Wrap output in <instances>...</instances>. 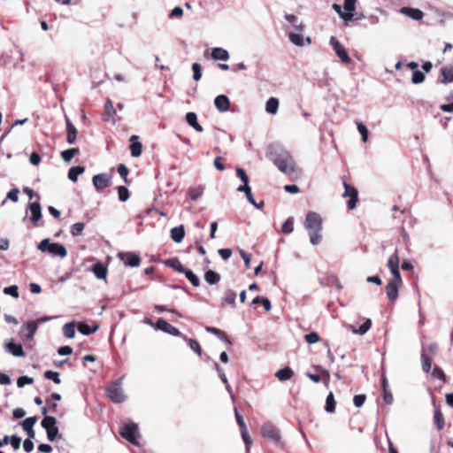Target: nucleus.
<instances>
[{
    "mask_svg": "<svg viewBox=\"0 0 453 453\" xmlns=\"http://www.w3.org/2000/svg\"><path fill=\"white\" fill-rule=\"evenodd\" d=\"M3 291L5 295L12 296L14 298H18L19 296L18 287L16 285L5 287Z\"/></svg>",
    "mask_w": 453,
    "mask_h": 453,
    "instance_id": "obj_59",
    "label": "nucleus"
},
{
    "mask_svg": "<svg viewBox=\"0 0 453 453\" xmlns=\"http://www.w3.org/2000/svg\"><path fill=\"white\" fill-rule=\"evenodd\" d=\"M434 419L437 429L441 430L445 426V420L442 413L439 410L434 411Z\"/></svg>",
    "mask_w": 453,
    "mask_h": 453,
    "instance_id": "obj_46",
    "label": "nucleus"
},
{
    "mask_svg": "<svg viewBox=\"0 0 453 453\" xmlns=\"http://www.w3.org/2000/svg\"><path fill=\"white\" fill-rule=\"evenodd\" d=\"M47 433V438L50 441H54L58 437L61 438L62 435L58 433V427L57 426L45 429Z\"/></svg>",
    "mask_w": 453,
    "mask_h": 453,
    "instance_id": "obj_47",
    "label": "nucleus"
},
{
    "mask_svg": "<svg viewBox=\"0 0 453 453\" xmlns=\"http://www.w3.org/2000/svg\"><path fill=\"white\" fill-rule=\"evenodd\" d=\"M421 363L423 372H429L432 366V360L429 357H427L424 349L421 352Z\"/></svg>",
    "mask_w": 453,
    "mask_h": 453,
    "instance_id": "obj_43",
    "label": "nucleus"
},
{
    "mask_svg": "<svg viewBox=\"0 0 453 453\" xmlns=\"http://www.w3.org/2000/svg\"><path fill=\"white\" fill-rule=\"evenodd\" d=\"M203 194V187H198V188H192V189H189V191H188V196L194 201H196L198 198H200Z\"/></svg>",
    "mask_w": 453,
    "mask_h": 453,
    "instance_id": "obj_57",
    "label": "nucleus"
},
{
    "mask_svg": "<svg viewBox=\"0 0 453 453\" xmlns=\"http://www.w3.org/2000/svg\"><path fill=\"white\" fill-rule=\"evenodd\" d=\"M401 13L406 15L407 17L414 19V20H420L424 13L419 9L411 8V7H403L400 10Z\"/></svg>",
    "mask_w": 453,
    "mask_h": 453,
    "instance_id": "obj_17",
    "label": "nucleus"
},
{
    "mask_svg": "<svg viewBox=\"0 0 453 453\" xmlns=\"http://www.w3.org/2000/svg\"><path fill=\"white\" fill-rule=\"evenodd\" d=\"M38 325L35 321H28L21 326L20 334L25 341H32L37 331Z\"/></svg>",
    "mask_w": 453,
    "mask_h": 453,
    "instance_id": "obj_8",
    "label": "nucleus"
},
{
    "mask_svg": "<svg viewBox=\"0 0 453 453\" xmlns=\"http://www.w3.org/2000/svg\"><path fill=\"white\" fill-rule=\"evenodd\" d=\"M90 271L94 273L95 276L99 280H104L107 276V268L103 264L97 263L91 266Z\"/></svg>",
    "mask_w": 453,
    "mask_h": 453,
    "instance_id": "obj_23",
    "label": "nucleus"
},
{
    "mask_svg": "<svg viewBox=\"0 0 453 453\" xmlns=\"http://www.w3.org/2000/svg\"><path fill=\"white\" fill-rule=\"evenodd\" d=\"M304 226L308 231L310 242L317 246L322 242V219L319 214L310 211L307 213Z\"/></svg>",
    "mask_w": 453,
    "mask_h": 453,
    "instance_id": "obj_2",
    "label": "nucleus"
},
{
    "mask_svg": "<svg viewBox=\"0 0 453 453\" xmlns=\"http://www.w3.org/2000/svg\"><path fill=\"white\" fill-rule=\"evenodd\" d=\"M181 338L188 343L189 348L194 352H196L198 356L202 355V348L197 341L188 338L186 335H181Z\"/></svg>",
    "mask_w": 453,
    "mask_h": 453,
    "instance_id": "obj_38",
    "label": "nucleus"
},
{
    "mask_svg": "<svg viewBox=\"0 0 453 453\" xmlns=\"http://www.w3.org/2000/svg\"><path fill=\"white\" fill-rule=\"evenodd\" d=\"M281 230L286 234H290L294 231V219L292 217H289L286 219V221L283 223Z\"/></svg>",
    "mask_w": 453,
    "mask_h": 453,
    "instance_id": "obj_48",
    "label": "nucleus"
},
{
    "mask_svg": "<svg viewBox=\"0 0 453 453\" xmlns=\"http://www.w3.org/2000/svg\"><path fill=\"white\" fill-rule=\"evenodd\" d=\"M110 180L111 176L108 173H99L92 178V182L97 190H102L109 185Z\"/></svg>",
    "mask_w": 453,
    "mask_h": 453,
    "instance_id": "obj_12",
    "label": "nucleus"
},
{
    "mask_svg": "<svg viewBox=\"0 0 453 453\" xmlns=\"http://www.w3.org/2000/svg\"><path fill=\"white\" fill-rule=\"evenodd\" d=\"M357 130H358L359 134L362 136L363 142H367V141H368V134H369L367 127H365V125H364L361 122H357Z\"/></svg>",
    "mask_w": 453,
    "mask_h": 453,
    "instance_id": "obj_55",
    "label": "nucleus"
},
{
    "mask_svg": "<svg viewBox=\"0 0 453 453\" xmlns=\"http://www.w3.org/2000/svg\"><path fill=\"white\" fill-rule=\"evenodd\" d=\"M211 58L214 60H222V61H227L230 58L229 53L226 50L216 47L213 48L211 50Z\"/></svg>",
    "mask_w": 453,
    "mask_h": 453,
    "instance_id": "obj_21",
    "label": "nucleus"
},
{
    "mask_svg": "<svg viewBox=\"0 0 453 453\" xmlns=\"http://www.w3.org/2000/svg\"><path fill=\"white\" fill-rule=\"evenodd\" d=\"M400 284L389 281L388 285L386 286V293L388 296V298L390 301H395L398 297V288Z\"/></svg>",
    "mask_w": 453,
    "mask_h": 453,
    "instance_id": "obj_22",
    "label": "nucleus"
},
{
    "mask_svg": "<svg viewBox=\"0 0 453 453\" xmlns=\"http://www.w3.org/2000/svg\"><path fill=\"white\" fill-rule=\"evenodd\" d=\"M99 326L94 325L93 326H88L86 323L81 322L78 324L77 329L83 335H89L98 330Z\"/></svg>",
    "mask_w": 453,
    "mask_h": 453,
    "instance_id": "obj_28",
    "label": "nucleus"
},
{
    "mask_svg": "<svg viewBox=\"0 0 453 453\" xmlns=\"http://www.w3.org/2000/svg\"><path fill=\"white\" fill-rule=\"evenodd\" d=\"M85 228V225L84 223H81V222H77V223H74L72 226H71V234L73 235V236H78L80 234H82L83 230Z\"/></svg>",
    "mask_w": 453,
    "mask_h": 453,
    "instance_id": "obj_53",
    "label": "nucleus"
},
{
    "mask_svg": "<svg viewBox=\"0 0 453 453\" xmlns=\"http://www.w3.org/2000/svg\"><path fill=\"white\" fill-rule=\"evenodd\" d=\"M85 172V167L81 165L73 166L69 169L68 179L73 182L77 181L80 174Z\"/></svg>",
    "mask_w": 453,
    "mask_h": 453,
    "instance_id": "obj_31",
    "label": "nucleus"
},
{
    "mask_svg": "<svg viewBox=\"0 0 453 453\" xmlns=\"http://www.w3.org/2000/svg\"><path fill=\"white\" fill-rule=\"evenodd\" d=\"M356 3L357 0H345L343 6V15H342V19L343 20L344 25L348 26L349 23L352 20H359L361 19L360 16H355L356 10Z\"/></svg>",
    "mask_w": 453,
    "mask_h": 453,
    "instance_id": "obj_6",
    "label": "nucleus"
},
{
    "mask_svg": "<svg viewBox=\"0 0 453 453\" xmlns=\"http://www.w3.org/2000/svg\"><path fill=\"white\" fill-rule=\"evenodd\" d=\"M63 334L68 338L73 339L75 336V322L72 321L69 323H66L63 326Z\"/></svg>",
    "mask_w": 453,
    "mask_h": 453,
    "instance_id": "obj_36",
    "label": "nucleus"
},
{
    "mask_svg": "<svg viewBox=\"0 0 453 453\" xmlns=\"http://www.w3.org/2000/svg\"><path fill=\"white\" fill-rule=\"evenodd\" d=\"M215 107L221 112H226L229 110L230 102L226 96L219 95L214 100Z\"/></svg>",
    "mask_w": 453,
    "mask_h": 453,
    "instance_id": "obj_16",
    "label": "nucleus"
},
{
    "mask_svg": "<svg viewBox=\"0 0 453 453\" xmlns=\"http://www.w3.org/2000/svg\"><path fill=\"white\" fill-rule=\"evenodd\" d=\"M116 113V111L113 106V103L111 100L108 99L104 103V119L105 121H110L113 119V117Z\"/></svg>",
    "mask_w": 453,
    "mask_h": 453,
    "instance_id": "obj_26",
    "label": "nucleus"
},
{
    "mask_svg": "<svg viewBox=\"0 0 453 453\" xmlns=\"http://www.w3.org/2000/svg\"><path fill=\"white\" fill-rule=\"evenodd\" d=\"M182 273L185 274L187 279L194 287H198L200 285L199 278L191 270L185 269Z\"/></svg>",
    "mask_w": 453,
    "mask_h": 453,
    "instance_id": "obj_45",
    "label": "nucleus"
},
{
    "mask_svg": "<svg viewBox=\"0 0 453 453\" xmlns=\"http://www.w3.org/2000/svg\"><path fill=\"white\" fill-rule=\"evenodd\" d=\"M424 81H425V74L421 71H419V70L413 71L412 75H411V81L414 84H420Z\"/></svg>",
    "mask_w": 453,
    "mask_h": 453,
    "instance_id": "obj_54",
    "label": "nucleus"
},
{
    "mask_svg": "<svg viewBox=\"0 0 453 453\" xmlns=\"http://www.w3.org/2000/svg\"><path fill=\"white\" fill-rule=\"evenodd\" d=\"M219 273L212 270H208L204 274V279L210 285L217 284L220 280Z\"/></svg>",
    "mask_w": 453,
    "mask_h": 453,
    "instance_id": "obj_34",
    "label": "nucleus"
},
{
    "mask_svg": "<svg viewBox=\"0 0 453 453\" xmlns=\"http://www.w3.org/2000/svg\"><path fill=\"white\" fill-rule=\"evenodd\" d=\"M122 380L123 378H120L116 381H112L106 388L108 397L116 403H120L127 400V395L122 388Z\"/></svg>",
    "mask_w": 453,
    "mask_h": 453,
    "instance_id": "obj_3",
    "label": "nucleus"
},
{
    "mask_svg": "<svg viewBox=\"0 0 453 453\" xmlns=\"http://www.w3.org/2000/svg\"><path fill=\"white\" fill-rule=\"evenodd\" d=\"M236 292L233 289H226L222 296V303L225 304H235V299H236Z\"/></svg>",
    "mask_w": 453,
    "mask_h": 453,
    "instance_id": "obj_30",
    "label": "nucleus"
},
{
    "mask_svg": "<svg viewBox=\"0 0 453 453\" xmlns=\"http://www.w3.org/2000/svg\"><path fill=\"white\" fill-rule=\"evenodd\" d=\"M304 340L310 344L316 343L319 341V336L315 332H311L304 335Z\"/></svg>",
    "mask_w": 453,
    "mask_h": 453,
    "instance_id": "obj_61",
    "label": "nucleus"
},
{
    "mask_svg": "<svg viewBox=\"0 0 453 453\" xmlns=\"http://www.w3.org/2000/svg\"><path fill=\"white\" fill-rule=\"evenodd\" d=\"M34 382L33 378L23 375L20 376L17 380L18 388H23L25 385H30Z\"/></svg>",
    "mask_w": 453,
    "mask_h": 453,
    "instance_id": "obj_60",
    "label": "nucleus"
},
{
    "mask_svg": "<svg viewBox=\"0 0 453 453\" xmlns=\"http://www.w3.org/2000/svg\"><path fill=\"white\" fill-rule=\"evenodd\" d=\"M185 236V229L182 225L171 229V238L173 242L180 243Z\"/></svg>",
    "mask_w": 453,
    "mask_h": 453,
    "instance_id": "obj_24",
    "label": "nucleus"
},
{
    "mask_svg": "<svg viewBox=\"0 0 453 453\" xmlns=\"http://www.w3.org/2000/svg\"><path fill=\"white\" fill-rule=\"evenodd\" d=\"M205 331L207 333H210V334H212L214 335H216L219 340H221L222 342L227 343V344H231V341L230 339L227 337V335L221 330L216 328V327H211V326H206L205 327Z\"/></svg>",
    "mask_w": 453,
    "mask_h": 453,
    "instance_id": "obj_27",
    "label": "nucleus"
},
{
    "mask_svg": "<svg viewBox=\"0 0 453 453\" xmlns=\"http://www.w3.org/2000/svg\"><path fill=\"white\" fill-rule=\"evenodd\" d=\"M119 199L121 202H126L129 198V191L125 186H119L118 188Z\"/></svg>",
    "mask_w": 453,
    "mask_h": 453,
    "instance_id": "obj_56",
    "label": "nucleus"
},
{
    "mask_svg": "<svg viewBox=\"0 0 453 453\" xmlns=\"http://www.w3.org/2000/svg\"><path fill=\"white\" fill-rule=\"evenodd\" d=\"M288 39L296 46L302 47L304 44V37L300 33L289 32L288 33Z\"/></svg>",
    "mask_w": 453,
    "mask_h": 453,
    "instance_id": "obj_35",
    "label": "nucleus"
},
{
    "mask_svg": "<svg viewBox=\"0 0 453 453\" xmlns=\"http://www.w3.org/2000/svg\"><path fill=\"white\" fill-rule=\"evenodd\" d=\"M432 375L434 377V378H437L442 381H445L446 380V376L443 372V371L439 368V367H434L432 371Z\"/></svg>",
    "mask_w": 453,
    "mask_h": 453,
    "instance_id": "obj_64",
    "label": "nucleus"
},
{
    "mask_svg": "<svg viewBox=\"0 0 453 453\" xmlns=\"http://www.w3.org/2000/svg\"><path fill=\"white\" fill-rule=\"evenodd\" d=\"M293 375H294V372L289 367H285L283 369H280L275 373V376L280 381L288 380L293 377Z\"/></svg>",
    "mask_w": 453,
    "mask_h": 453,
    "instance_id": "obj_29",
    "label": "nucleus"
},
{
    "mask_svg": "<svg viewBox=\"0 0 453 453\" xmlns=\"http://www.w3.org/2000/svg\"><path fill=\"white\" fill-rule=\"evenodd\" d=\"M343 185H344L343 196H349V200L348 201V207L349 210H353L356 207L357 202V190L354 187L349 185L346 182H343Z\"/></svg>",
    "mask_w": 453,
    "mask_h": 453,
    "instance_id": "obj_10",
    "label": "nucleus"
},
{
    "mask_svg": "<svg viewBox=\"0 0 453 453\" xmlns=\"http://www.w3.org/2000/svg\"><path fill=\"white\" fill-rule=\"evenodd\" d=\"M4 349L7 352L11 353L14 357H21L25 356V352L23 350L22 346L12 341L5 342Z\"/></svg>",
    "mask_w": 453,
    "mask_h": 453,
    "instance_id": "obj_14",
    "label": "nucleus"
},
{
    "mask_svg": "<svg viewBox=\"0 0 453 453\" xmlns=\"http://www.w3.org/2000/svg\"><path fill=\"white\" fill-rule=\"evenodd\" d=\"M336 402L334 400V394L330 392L326 399L325 411L328 413H333L335 411Z\"/></svg>",
    "mask_w": 453,
    "mask_h": 453,
    "instance_id": "obj_39",
    "label": "nucleus"
},
{
    "mask_svg": "<svg viewBox=\"0 0 453 453\" xmlns=\"http://www.w3.org/2000/svg\"><path fill=\"white\" fill-rule=\"evenodd\" d=\"M44 429L57 426V419L53 416H45L41 423Z\"/></svg>",
    "mask_w": 453,
    "mask_h": 453,
    "instance_id": "obj_49",
    "label": "nucleus"
},
{
    "mask_svg": "<svg viewBox=\"0 0 453 453\" xmlns=\"http://www.w3.org/2000/svg\"><path fill=\"white\" fill-rule=\"evenodd\" d=\"M156 329L163 331V332H165L168 334L173 335V336H180L181 337V335H182L177 327L172 326L164 319H157V321L156 322Z\"/></svg>",
    "mask_w": 453,
    "mask_h": 453,
    "instance_id": "obj_9",
    "label": "nucleus"
},
{
    "mask_svg": "<svg viewBox=\"0 0 453 453\" xmlns=\"http://www.w3.org/2000/svg\"><path fill=\"white\" fill-rule=\"evenodd\" d=\"M80 150L78 148H71L61 152V157L65 162H70L74 155L78 154Z\"/></svg>",
    "mask_w": 453,
    "mask_h": 453,
    "instance_id": "obj_42",
    "label": "nucleus"
},
{
    "mask_svg": "<svg viewBox=\"0 0 453 453\" xmlns=\"http://www.w3.org/2000/svg\"><path fill=\"white\" fill-rule=\"evenodd\" d=\"M130 150H131V156L134 157H137L142 154V145L138 141L137 135H132L130 138Z\"/></svg>",
    "mask_w": 453,
    "mask_h": 453,
    "instance_id": "obj_20",
    "label": "nucleus"
},
{
    "mask_svg": "<svg viewBox=\"0 0 453 453\" xmlns=\"http://www.w3.org/2000/svg\"><path fill=\"white\" fill-rule=\"evenodd\" d=\"M237 177L242 181V186H250L249 185V176L246 173L245 170L241 167L235 168Z\"/></svg>",
    "mask_w": 453,
    "mask_h": 453,
    "instance_id": "obj_52",
    "label": "nucleus"
},
{
    "mask_svg": "<svg viewBox=\"0 0 453 453\" xmlns=\"http://www.w3.org/2000/svg\"><path fill=\"white\" fill-rule=\"evenodd\" d=\"M168 266L174 269L176 272L182 273L186 269L178 258L168 259L165 263Z\"/></svg>",
    "mask_w": 453,
    "mask_h": 453,
    "instance_id": "obj_44",
    "label": "nucleus"
},
{
    "mask_svg": "<svg viewBox=\"0 0 453 453\" xmlns=\"http://www.w3.org/2000/svg\"><path fill=\"white\" fill-rule=\"evenodd\" d=\"M119 257L125 265L130 267H138L140 265V257L131 252L119 253Z\"/></svg>",
    "mask_w": 453,
    "mask_h": 453,
    "instance_id": "obj_11",
    "label": "nucleus"
},
{
    "mask_svg": "<svg viewBox=\"0 0 453 453\" xmlns=\"http://www.w3.org/2000/svg\"><path fill=\"white\" fill-rule=\"evenodd\" d=\"M236 190L239 193H244L248 202L250 204L257 205V202L255 201V199H254V197L252 196L251 188L250 186H239L236 188Z\"/></svg>",
    "mask_w": 453,
    "mask_h": 453,
    "instance_id": "obj_32",
    "label": "nucleus"
},
{
    "mask_svg": "<svg viewBox=\"0 0 453 453\" xmlns=\"http://www.w3.org/2000/svg\"><path fill=\"white\" fill-rule=\"evenodd\" d=\"M120 435L130 443L138 444V426L135 423H125L119 430Z\"/></svg>",
    "mask_w": 453,
    "mask_h": 453,
    "instance_id": "obj_5",
    "label": "nucleus"
},
{
    "mask_svg": "<svg viewBox=\"0 0 453 453\" xmlns=\"http://www.w3.org/2000/svg\"><path fill=\"white\" fill-rule=\"evenodd\" d=\"M271 160L282 173L290 175L296 173L295 159L288 150L275 148L271 151Z\"/></svg>",
    "mask_w": 453,
    "mask_h": 453,
    "instance_id": "obj_1",
    "label": "nucleus"
},
{
    "mask_svg": "<svg viewBox=\"0 0 453 453\" xmlns=\"http://www.w3.org/2000/svg\"><path fill=\"white\" fill-rule=\"evenodd\" d=\"M442 80L441 82L444 84L453 81V65L446 66L441 69Z\"/></svg>",
    "mask_w": 453,
    "mask_h": 453,
    "instance_id": "obj_33",
    "label": "nucleus"
},
{
    "mask_svg": "<svg viewBox=\"0 0 453 453\" xmlns=\"http://www.w3.org/2000/svg\"><path fill=\"white\" fill-rule=\"evenodd\" d=\"M19 189L14 188L8 192L6 198L12 201L13 203H16L19 200Z\"/></svg>",
    "mask_w": 453,
    "mask_h": 453,
    "instance_id": "obj_63",
    "label": "nucleus"
},
{
    "mask_svg": "<svg viewBox=\"0 0 453 453\" xmlns=\"http://www.w3.org/2000/svg\"><path fill=\"white\" fill-rule=\"evenodd\" d=\"M279 100L275 97H271L267 100L265 110L270 114H275L278 111Z\"/></svg>",
    "mask_w": 453,
    "mask_h": 453,
    "instance_id": "obj_37",
    "label": "nucleus"
},
{
    "mask_svg": "<svg viewBox=\"0 0 453 453\" xmlns=\"http://www.w3.org/2000/svg\"><path fill=\"white\" fill-rule=\"evenodd\" d=\"M65 126H66V142L68 144H73L76 141L77 128L71 122L69 118L65 116Z\"/></svg>",
    "mask_w": 453,
    "mask_h": 453,
    "instance_id": "obj_13",
    "label": "nucleus"
},
{
    "mask_svg": "<svg viewBox=\"0 0 453 453\" xmlns=\"http://www.w3.org/2000/svg\"><path fill=\"white\" fill-rule=\"evenodd\" d=\"M31 211V221L34 226L37 225V222L42 218V208L39 203H31L28 206Z\"/></svg>",
    "mask_w": 453,
    "mask_h": 453,
    "instance_id": "obj_15",
    "label": "nucleus"
},
{
    "mask_svg": "<svg viewBox=\"0 0 453 453\" xmlns=\"http://www.w3.org/2000/svg\"><path fill=\"white\" fill-rule=\"evenodd\" d=\"M185 120L196 132L201 133L203 131V127L197 122L196 113L192 112V111L188 112L185 116Z\"/></svg>",
    "mask_w": 453,
    "mask_h": 453,
    "instance_id": "obj_19",
    "label": "nucleus"
},
{
    "mask_svg": "<svg viewBox=\"0 0 453 453\" xmlns=\"http://www.w3.org/2000/svg\"><path fill=\"white\" fill-rule=\"evenodd\" d=\"M192 71H193V79L196 81H200V79L202 77V66H201V65L198 64V63H194L192 65Z\"/></svg>",
    "mask_w": 453,
    "mask_h": 453,
    "instance_id": "obj_58",
    "label": "nucleus"
},
{
    "mask_svg": "<svg viewBox=\"0 0 453 453\" xmlns=\"http://www.w3.org/2000/svg\"><path fill=\"white\" fill-rule=\"evenodd\" d=\"M285 19L287 21L291 23L298 32H302L303 30L304 26L303 22H298L297 17L294 14H286Z\"/></svg>",
    "mask_w": 453,
    "mask_h": 453,
    "instance_id": "obj_40",
    "label": "nucleus"
},
{
    "mask_svg": "<svg viewBox=\"0 0 453 453\" xmlns=\"http://www.w3.org/2000/svg\"><path fill=\"white\" fill-rule=\"evenodd\" d=\"M365 400H366L365 395H364V394L356 395L353 398V403L357 408H360L364 405Z\"/></svg>",
    "mask_w": 453,
    "mask_h": 453,
    "instance_id": "obj_62",
    "label": "nucleus"
},
{
    "mask_svg": "<svg viewBox=\"0 0 453 453\" xmlns=\"http://www.w3.org/2000/svg\"><path fill=\"white\" fill-rule=\"evenodd\" d=\"M49 252L56 257H65L67 255V250L65 247L60 243L58 242H52L50 246Z\"/></svg>",
    "mask_w": 453,
    "mask_h": 453,
    "instance_id": "obj_18",
    "label": "nucleus"
},
{
    "mask_svg": "<svg viewBox=\"0 0 453 453\" xmlns=\"http://www.w3.org/2000/svg\"><path fill=\"white\" fill-rule=\"evenodd\" d=\"M329 42L334 51L335 52L337 57L342 60V62L345 64H349L351 62V58L348 55L346 50L343 48V46L336 37L331 36Z\"/></svg>",
    "mask_w": 453,
    "mask_h": 453,
    "instance_id": "obj_7",
    "label": "nucleus"
},
{
    "mask_svg": "<svg viewBox=\"0 0 453 453\" xmlns=\"http://www.w3.org/2000/svg\"><path fill=\"white\" fill-rule=\"evenodd\" d=\"M260 434L262 437L271 441L275 445L280 442L281 436L280 430L271 422H266L262 425Z\"/></svg>",
    "mask_w": 453,
    "mask_h": 453,
    "instance_id": "obj_4",
    "label": "nucleus"
},
{
    "mask_svg": "<svg viewBox=\"0 0 453 453\" xmlns=\"http://www.w3.org/2000/svg\"><path fill=\"white\" fill-rule=\"evenodd\" d=\"M36 422H37V418L35 416L27 418L22 422V427H23L24 431L27 432V431L33 429V427Z\"/></svg>",
    "mask_w": 453,
    "mask_h": 453,
    "instance_id": "obj_50",
    "label": "nucleus"
},
{
    "mask_svg": "<svg viewBox=\"0 0 453 453\" xmlns=\"http://www.w3.org/2000/svg\"><path fill=\"white\" fill-rule=\"evenodd\" d=\"M44 377L48 380H51L56 384H60L61 380L59 373L51 370L45 371Z\"/></svg>",
    "mask_w": 453,
    "mask_h": 453,
    "instance_id": "obj_51",
    "label": "nucleus"
},
{
    "mask_svg": "<svg viewBox=\"0 0 453 453\" xmlns=\"http://www.w3.org/2000/svg\"><path fill=\"white\" fill-rule=\"evenodd\" d=\"M388 267L389 271L395 270V268H399V257L397 250L388 257Z\"/></svg>",
    "mask_w": 453,
    "mask_h": 453,
    "instance_id": "obj_41",
    "label": "nucleus"
},
{
    "mask_svg": "<svg viewBox=\"0 0 453 453\" xmlns=\"http://www.w3.org/2000/svg\"><path fill=\"white\" fill-rule=\"evenodd\" d=\"M371 326L372 320L370 319H366L358 328H356L354 326L350 325L349 329L355 334L364 335L369 331Z\"/></svg>",
    "mask_w": 453,
    "mask_h": 453,
    "instance_id": "obj_25",
    "label": "nucleus"
}]
</instances>
